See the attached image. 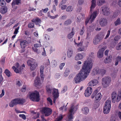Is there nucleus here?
Returning a JSON list of instances; mask_svg holds the SVG:
<instances>
[{"mask_svg":"<svg viewBox=\"0 0 121 121\" xmlns=\"http://www.w3.org/2000/svg\"><path fill=\"white\" fill-rule=\"evenodd\" d=\"M110 31L111 30H109L107 32V34L106 36H105V38H104L105 39H107L109 37L110 34Z\"/></svg>","mask_w":121,"mask_h":121,"instance_id":"55","label":"nucleus"},{"mask_svg":"<svg viewBox=\"0 0 121 121\" xmlns=\"http://www.w3.org/2000/svg\"><path fill=\"white\" fill-rule=\"evenodd\" d=\"M93 63L91 59L84 61L81 71L74 78L76 83H78L84 80L87 78L92 68Z\"/></svg>","mask_w":121,"mask_h":121,"instance_id":"1","label":"nucleus"},{"mask_svg":"<svg viewBox=\"0 0 121 121\" xmlns=\"http://www.w3.org/2000/svg\"><path fill=\"white\" fill-rule=\"evenodd\" d=\"M19 28L20 27L18 26L17 28L15 29L13 33L14 34H17L18 32V30L19 29Z\"/></svg>","mask_w":121,"mask_h":121,"instance_id":"54","label":"nucleus"},{"mask_svg":"<svg viewBox=\"0 0 121 121\" xmlns=\"http://www.w3.org/2000/svg\"><path fill=\"white\" fill-rule=\"evenodd\" d=\"M73 116L68 114L65 119V121H73Z\"/></svg>","mask_w":121,"mask_h":121,"instance_id":"25","label":"nucleus"},{"mask_svg":"<svg viewBox=\"0 0 121 121\" xmlns=\"http://www.w3.org/2000/svg\"><path fill=\"white\" fill-rule=\"evenodd\" d=\"M60 7L61 8V9L62 10H64V9H65L66 7L67 6L66 5H61L60 6Z\"/></svg>","mask_w":121,"mask_h":121,"instance_id":"64","label":"nucleus"},{"mask_svg":"<svg viewBox=\"0 0 121 121\" xmlns=\"http://www.w3.org/2000/svg\"><path fill=\"white\" fill-rule=\"evenodd\" d=\"M98 91V90L97 89H96L94 91L91 95L92 98H94L95 96V100L97 102H98L99 101L102 97V95L100 93H97Z\"/></svg>","mask_w":121,"mask_h":121,"instance_id":"6","label":"nucleus"},{"mask_svg":"<svg viewBox=\"0 0 121 121\" xmlns=\"http://www.w3.org/2000/svg\"><path fill=\"white\" fill-rule=\"evenodd\" d=\"M105 2V0H98L97 5L99 6L102 5Z\"/></svg>","mask_w":121,"mask_h":121,"instance_id":"36","label":"nucleus"},{"mask_svg":"<svg viewBox=\"0 0 121 121\" xmlns=\"http://www.w3.org/2000/svg\"><path fill=\"white\" fill-rule=\"evenodd\" d=\"M57 64L56 61L55 60H53L51 62V65L53 67H55L56 66Z\"/></svg>","mask_w":121,"mask_h":121,"instance_id":"47","label":"nucleus"},{"mask_svg":"<svg viewBox=\"0 0 121 121\" xmlns=\"http://www.w3.org/2000/svg\"><path fill=\"white\" fill-rule=\"evenodd\" d=\"M39 44L36 43L34 44V47H36L37 48L40 47H41V45L40 44V42L39 41Z\"/></svg>","mask_w":121,"mask_h":121,"instance_id":"53","label":"nucleus"},{"mask_svg":"<svg viewBox=\"0 0 121 121\" xmlns=\"http://www.w3.org/2000/svg\"><path fill=\"white\" fill-rule=\"evenodd\" d=\"M106 49L105 47H103L98 51L97 56L98 58H101L103 56L104 52Z\"/></svg>","mask_w":121,"mask_h":121,"instance_id":"13","label":"nucleus"},{"mask_svg":"<svg viewBox=\"0 0 121 121\" xmlns=\"http://www.w3.org/2000/svg\"><path fill=\"white\" fill-rule=\"evenodd\" d=\"M114 23L116 26H117L120 24L121 23V22L120 18H118L116 21L114 22Z\"/></svg>","mask_w":121,"mask_h":121,"instance_id":"35","label":"nucleus"},{"mask_svg":"<svg viewBox=\"0 0 121 121\" xmlns=\"http://www.w3.org/2000/svg\"><path fill=\"white\" fill-rule=\"evenodd\" d=\"M83 56L80 54H78L75 57V60H78L82 59L83 58Z\"/></svg>","mask_w":121,"mask_h":121,"instance_id":"28","label":"nucleus"},{"mask_svg":"<svg viewBox=\"0 0 121 121\" xmlns=\"http://www.w3.org/2000/svg\"><path fill=\"white\" fill-rule=\"evenodd\" d=\"M73 8L71 6H69L66 9V11L67 12H71L73 10Z\"/></svg>","mask_w":121,"mask_h":121,"instance_id":"48","label":"nucleus"},{"mask_svg":"<svg viewBox=\"0 0 121 121\" xmlns=\"http://www.w3.org/2000/svg\"><path fill=\"white\" fill-rule=\"evenodd\" d=\"M43 12L44 13H46L48 10V8H46L45 9H42V10Z\"/></svg>","mask_w":121,"mask_h":121,"instance_id":"62","label":"nucleus"},{"mask_svg":"<svg viewBox=\"0 0 121 121\" xmlns=\"http://www.w3.org/2000/svg\"><path fill=\"white\" fill-rule=\"evenodd\" d=\"M101 9L103 14L104 15H108L110 13L109 9L106 5H104L102 7Z\"/></svg>","mask_w":121,"mask_h":121,"instance_id":"11","label":"nucleus"},{"mask_svg":"<svg viewBox=\"0 0 121 121\" xmlns=\"http://www.w3.org/2000/svg\"><path fill=\"white\" fill-rule=\"evenodd\" d=\"M111 101L110 100H107L105 103V106L104 108V114H107L109 113L111 107Z\"/></svg>","mask_w":121,"mask_h":121,"instance_id":"4","label":"nucleus"},{"mask_svg":"<svg viewBox=\"0 0 121 121\" xmlns=\"http://www.w3.org/2000/svg\"><path fill=\"white\" fill-rule=\"evenodd\" d=\"M17 104H23L25 102L26 100L24 99H21L19 98L15 99Z\"/></svg>","mask_w":121,"mask_h":121,"instance_id":"20","label":"nucleus"},{"mask_svg":"<svg viewBox=\"0 0 121 121\" xmlns=\"http://www.w3.org/2000/svg\"><path fill=\"white\" fill-rule=\"evenodd\" d=\"M40 78L39 77H36L34 83L36 86H37L38 85H39L40 84Z\"/></svg>","mask_w":121,"mask_h":121,"instance_id":"24","label":"nucleus"},{"mask_svg":"<svg viewBox=\"0 0 121 121\" xmlns=\"http://www.w3.org/2000/svg\"><path fill=\"white\" fill-rule=\"evenodd\" d=\"M116 48V49L117 50H120L121 49V41L117 45Z\"/></svg>","mask_w":121,"mask_h":121,"instance_id":"44","label":"nucleus"},{"mask_svg":"<svg viewBox=\"0 0 121 121\" xmlns=\"http://www.w3.org/2000/svg\"><path fill=\"white\" fill-rule=\"evenodd\" d=\"M77 106H74L73 105H72L69 110V112L68 114H71V115L73 116L74 113L77 110Z\"/></svg>","mask_w":121,"mask_h":121,"instance_id":"12","label":"nucleus"},{"mask_svg":"<svg viewBox=\"0 0 121 121\" xmlns=\"http://www.w3.org/2000/svg\"><path fill=\"white\" fill-rule=\"evenodd\" d=\"M4 89H3L2 90L1 93L0 94V97L2 98L4 94Z\"/></svg>","mask_w":121,"mask_h":121,"instance_id":"61","label":"nucleus"},{"mask_svg":"<svg viewBox=\"0 0 121 121\" xmlns=\"http://www.w3.org/2000/svg\"><path fill=\"white\" fill-rule=\"evenodd\" d=\"M26 90V85H24L23 86L22 88L21 89V91L23 92H24Z\"/></svg>","mask_w":121,"mask_h":121,"instance_id":"58","label":"nucleus"},{"mask_svg":"<svg viewBox=\"0 0 121 121\" xmlns=\"http://www.w3.org/2000/svg\"><path fill=\"white\" fill-rule=\"evenodd\" d=\"M46 90L47 93L48 94H51L52 92V87L50 85H48L46 86Z\"/></svg>","mask_w":121,"mask_h":121,"instance_id":"26","label":"nucleus"},{"mask_svg":"<svg viewBox=\"0 0 121 121\" xmlns=\"http://www.w3.org/2000/svg\"><path fill=\"white\" fill-rule=\"evenodd\" d=\"M19 116L20 117L22 118L24 120H25L26 119V116L24 114H19Z\"/></svg>","mask_w":121,"mask_h":121,"instance_id":"56","label":"nucleus"},{"mask_svg":"<svg viewBox=\"0 0 121 121\" xmlns=\"http://www.w3.org/2000/svg\"><path fill=\"white\" fill-rule=\"evenodd\" d=\"M74 34V33H73L72 32H71L68 35V38L69 39L72 38L73 37Z\"/></svg>","mask_w":121,"mask_h":121,"instance_id":"45","label":"nucleus"},{"mask_svg":"<svg viewBox=\"0 0 121 121\" xmlns=\"http://www.w3.org/2000/svg\"><path fill=\"white\" fill-rule=\"evenodd\" d=\"M52 94L53 97H59V93L58 89L53 88L52 89Z\"/></svg>","mask_w":121,"mask_h":121,"instance_id":"19","label":"nucleus"},{"mask_svg":"<svg viewBox=\"0 0 121 121\" xmlns=\"http://www.w3.org/2000/svg\"><path fill=\"white\" fill-rule=\"evenodd\" d=\"M84 26H83L82 29L80 30V35H82L84 33Z\"/></svg>","mask_w":121,"mask_h":121,"instance_id":"59","label":"nucleus"},{"mask_svg":"<svg viewBox=\"0 0 121 121\" xmlns=\"http://www.w3.org/2000/svg\"><path fill=\"white\" fill-rule=\"evenodd\" d=\"M25 67V65L23 64L22 65L21 67H20V68H19V71H23V67Z\"/></svg>","mask_w":121,"mask_h":121,"instance_id":"60","label":"nucleus"},{"mask_svg":"<svg viewBox=\"0 0 121 121\" xmlns=\"http://www.w3.org/2000/svg\"><path fill=\"white\" fill-rule=\"evenodd\" d=\"M52 110L49 108L46 107L43 108L41 110L42 114H44L45 116L47 117L50 115L52 113Z\"/></svg>","mask_w":121,"mask_h":121,"instance_id":"9","label":"nucleus"},{"mask_svg":"<svg viewBox=\"0 0 121 121\" xmlns=\"http://www.w3.org/2000/svg\"><path fill=\"white\" fill-rule=\"evenodd\" d=\"M43 11L42 10H40L38 12V15L39 16H42L43 15Z\"/></svg>","mask_w":121,"mask_h":121,"instance_id":"63","label":"nucleus"},{"mask_svg":"<svg viewBox=\"0 0 121 121\" xmlns=\"http://www.w3.org/2000/svg\"><path fill=\"white\" fill-rule=\"evenodd\" d=\"M98 14V11L97 10L95 11L91 15L90 18H87L85 21V25H86L90 20V21L92 23L95 19Z\"/></svg>","mask_w":121,"mask_h":121,"instance_id":"5","label":"nucleus"},{"mask_svg":"<svg viewBox=\"0 0 121 121\" xmlns=\"http://www.w3.org/2000/svg\"><path fill=\"white\" fill-rule=\"evenodd\" d=\"M121 37L119 35H117L114 38L113 40L118 41L121 39Z\"/></svg>","mask_w":121,"mask_h":121,"instance_id":"49","label":"nucleus"},{"mask_svg":"<svg viewBox=\"0 0 121 121\" xmlns=\"http://www.w3.org/2000/svg\"><path fill=\"white\" fill-rule=\"evenodd\" d=\"M47 16L50 18L52 19H54L58 16V15L57 14L56 15L54 16H51L50 15V13L49 12H48L47 13Z\"/></svg>","mask_w":121,"mask_h":121,"instance_id":"39","label":"nucleus"},{"mask_svg":"<svg viewBox=\"0 0 121 121\" xmlns=\"http://www.w3.org/2000/svg\"><path fill=\"white\" fill-rule=\"evenodd\" d=\"M7 8L6 6H3L0 9V12L2 14H4L7 11Z\"/></svg>","mask_w":121,"mask_h":121,"instance_id":"27","label":"nucleus"},{"mask_svg":"<svg viewBox=\"0 0 121 121\" xmlns=\"http://www.w3.org/2000/svg\"><path fill=\"white\" fill-rule=\"evenodd\" d=\"M73 53V51L72 49H70L68 50L67 52V56L70 58L72 56Z\"/></svg>","mask_w":121,"mask_h":121,"instance_id":"31","label":"nucleus"},{"mask_svg":"<svg viewBox=\"0 0 121 121\" xmlns=\"http://www.w3.org/2000/svg\"><path fill=\"white\" fill-rule=\"evenodd\" d=\"M99 23L101 26H104L107 24V20L105 18H101L99 21Z\"/></svg>","mask_w":121,"mask_h":121,"instance_id":"15","label":"nucleus"},{"mask_svg":"<svg viewBox=\"0 0 121 121\" xmlns=\"http://www.w3.org/2000/svg\"><path fill=\"white\" fill-rule=\"evenodd\" d=\"M89 111V109L86 107H84L82 109V112L85 114H86L88 113Z\"/></svg>","mask_w":121,"mask_h":121,"instance_id":"29","label":"nucleus"},{"mask_svg":"<svg viewBox=\"0 0 121 121\" xmlns=\"http://www.w3.org/2000/svg\"><path fill=\"white\" fill-rule=\"evenodd\" d=\"M121 99V91H119L118 93L117 98L116 99V102H119Z\"/></svg>","mask_w":121,"mask_h":121,"instance_id":"33","label":"nucleus"},{"mask_svg":"<svg viewBox=\"0 0 121 121\" xmlns=\"http://www.w3.org/2000/svg\"><path fill=\"white\" fill-rule=\"evenodd\" d=\"M96 1L92 0L91 4L90 10V11L91 13H92L93 10L96 5Z\"/></svg>","mask_w":121,"mask_h":121,"instance_id":"23","label":"nucleus"},{"mask_svg":"<svg viewBox=\"0 0 121 121\" xmlns=\"http://www.w3.org/2000/svg\"><path fill=\"white\" fill-rule=\"evenodd\" d=\"M35 60H29L27 61L28 65L30 66V70H34L37 66V64L35 62Z\"/></svg>","mask_w":121,"mask_h":121,"instance_id":"10","label":"nucleus"},{"mask_svg":"<svg viewBox=\"0 0 121 121\" xmlns=\"http://www.w3.org/2000/svg\"><path fill=\"white\" fill-rule=\"evenodd\" d=\"M98 80L96 79H94L90 81L88 84L89 86H94L97 85L98 83Z\"/></svg>","mask_w":121,"mask_h":121,"instance_id":"16","label":"nucleus"},{"mask_svg":"<svg viewBox=\"0 0 121 121\" xmlns=\"http://www.w3.org/2000/svg\"><path fill=\"white\" fill-rule=\"evenodd\" d=\"M34 26V24L32 22H30L28 24V27L30 28H33Z\"/></svg>","mask_w":121,"mask_h":121,"instance_id":"51","label":"nucleus"},{"mask_svg":"<svg viewBox=\"0 0 121 121\" xmlns=\"http://www.w3.org/2000/svg\"><path fill=\"white\" fill-rule=\"evenodd\" d=\"M44 66H40V73H43V70L44 69Z\"/></svg>","mask_w":121,"mask_h":121,"instance_id":"57","label":"nucleus"},{"mask_svg":"<svg viewBox=\"0 0 121 121\" xmlns=\"http://www.w3.org/2000/svg\"><path fill=\"white\" fill-rule=\"evenodd\" d=\"M6 3L4 0H0V5L3 7L5 6Z\"/></svg>","mask_w":121,"mask_h":121,"instance_id":"40","label":"nucleus"},{"mask_svg":"<svg viewBox=\"0 0 121 121\" xmlns=\"http://www.w3.org/2000/svg\"><path fill=\"white\" fill-rule=\"evenodd\" d=\"M112 56L111 55H109L104 60V62L105 64L109 63L112 61Z\"/></svg>","mask_w":121,"mask_h":121,"instance_id":"17","label":"nucleus"},{"mask_svg":"<svg viewBox=\"0 0 121 121\" xmlns=\"http://www.w3.org/2000/svg\"><path fill=\"white\" fill-rule=\"evenodd\" d=\"M67 86H65L63 88L62 90L61 91V93H63L66 91L67 90Z\"/></svg>","mask_w":121,"mask_h":121,"instance_id":"52","label":"nucleus"},{"mask_svg":"<svg viewBox=\"0 0 121 121\" xmlns=\"http://www.w3.org/2000/svg\"><path fill=\"white\" fill-rule=\"evenodd\" d=\"M4 73L8 77H10V72L8 69H6L5 70Z\"/></svg>","mask_w":121,"mask_h":121,"instance_id":"46","label":"nucleus"},{"mask_svg":"<svg viewBox=\"0 0 121 121\" xmlns=\"http://www.w3.org/2000/svg\"><path fill=\"white\" fill-rule=\"evenodd\" d=\"M85 46H82L81 47H79L78 49V50L79 51H85Z\"/></svg>","mask_w":121,"mask_h":121,"instance_id":"41","label":"nucleus"},{"mask_svg":"<svg viewBox=\"0 0 121 121\" xmlns=\"http://www.w3.org/2000/svg\"><path fill=\"white\" fill-rule=\"evenodd\" d=\"M100 70L98 67H96L94 69L93 71L94 74H99Z\"/></svg>","mask_w":121,"mask_h":121,"instance_id":"32","label":"nucleus"},{"mask_svg":"<svg viewBox=\"0 0 121 121\" xmlns=\"http://www.w3.org/2000/svg\"><path fill=\"white\" fill-rule=\"evenodd\" d=\"M31 21L34 23L36 22L40 23L41 20L38 17H36L35 19H34L31 20Z\"/></svg>","mask_w":121,"mask_h":121,"instance_id":"34","label":"nucleus"},{"mask_svg":"<svg viewBox=\"0 0 121 121\" xmlns=\"http://www.w3.org/2000/svg\"><path fill=\"white\" fill-rule=\"evenodd\" d=\"M15 99L12 100L9 104V106L10 107H13L14 105H17Z\"/></svg>","mask_w":121,"mask_h":121,"instance_id":"30","label":"nucleus"},{"mask_svg":"<svg viewBox=\"0 0 121 121\" xmlns=\"http://www.w3.org/2000/svg\"><path fill=\"white\" fill-rule=\"evenodd\" d=\"M21 0H13L12 3V7L15 5H20L21 3Z\"/></svg>","mask_w":121,"mask_h":121,"instance_id":"22","label":"nucleus"},{"mask_svg":"<svg viewBox=\"0 0 121 121\" xmlns=\"http://www.w3.org/2000/svg\"><path fill=\"white\" fill-rule=\"evenodd\" d=\"M30 99L34 101L38 102L40 100L39 93L36 91L29 94Z\"/></svg>","mask_w":121,"mask_h":121,"instance_id":"3","label":"nucleus"},{"mask_svg":"<svg viewBox=\"0 0 121 121\" xmlns=\"http://www.w3.org/2000/svg\"><path fill=\"white\" fill-rule=\"evenodd\" d=\"M15 65L16 66L15 67V66H13L12 68L14 70V71L16 73H19V70L17 68H18L19 66V64L17 62L15 64Z\"/></svg>","mask_w":121,"mask_h":121,"instance_id":"21","label":"nucleus"},{"mask_svg":"<svg viewBox=\"0 0 121 121\" xmlns=\"http://www.w3.org/2000/svg\"><path fill=\"white\" fill-rule=\"evenodd\" d=\"M106 70L104 69H101L100 70V71L99 74L103 76L106 73Z\"/></svg>","mask_w":121,"mask_h":121,"instance_id":"43","label":"nucleus"},{"mask_svg":"<svg viewBox=\"0 0 121 121\" xmlns=\"http://www.w3.org/2000/svg\"><path fill=\"white\" fill-rule=\"evenodd\" d=\"M104 36V34H101L97 35L93 39V43L95 45H96L103 39Z\"/></svg>","mask_w":121,"mask_h":121,"instance_id":"8","label":"nucleus"},{"mask_svg":"<svg viewBox=\"0 0 121 121\" xmlns=\"http://www.w3.org/2000/svg\"><path fill=\"white\" fill-rule=\"evenodd\" d=\"M111 81V78L109 77H105L102 80V84L104 87L108 86Z\"/></svg>","mask_w":121,"mask_h":121,"instance_id":"7","label":"nucleus"},{"mask_svg":"<svg viewBox=\"0 0 121 121\" xmlns=\"http://www.w3.org/2000/svg\"><path fill=\"white\" fill-rule=\"evenodd\" d=\"M62 115H61L58 117L55 121H60L63 118Z\"/></svg>","mask_w":121,"mask_h":121,"instance_id":"50","label":"nucleus"},{"mask_svg":"<svg viewBox=\"0 0 121 121\" xmlns=\"http://www.w3.org/2000/svg\"><path fill=\"white\" fill-rule=\"evenodd\" d=\"M25 39L22 40L20 42V47L23 50V52H25V48L31 42V37H27L25 38Z\"/></svg>","mask_w":121,"mask_h":121,"instance_id":"2","label":"nucleus"},{"mask_svg":"<svg viewBox=\"0 0 121 121\" xmlns=\"http://www.w3.org/2000/svg\"><path fill=\"white\" fill-rule=\"evenodd\" d=\"M69 72V69L68 68H66L64 74V75L65 77L67 76L68 75Z\"/></svg>","mask_w":121,"mask_h":121,"instance_id":"42","label":"nucleus"},{"mask_svg":"<svg viewBox=\"0 0 121 121\" xmlns=\"http://www.w3.org/2000/svg\"><path fill=\"white\" fill-rule=\"evenodd\" d=\"M92 89L91 87H88L86 91L84 93L85 96L86 97H88L90 96L92 92Z\"/></svg>","mask_w":121,"mask_h":121,"instance_id":"14","label":"nucleus"},{"mask_svg":"<svg viewBox=\"0 0 121 121\" xmlns=\"http://www.w3.org/2000/svg\"><path fill=\"white\" fill-rule=\"evenodd\" d=\"M120 13V11L119 10H116L113 13V17L115 18Z\"/></svg>","mask_w":121,"mask_h":121,"instance_id":"37","label":"nucleus"},{"mask_svg":"<svg viewBox=\"0 0 121 121\" xmlns=\"http://www.w3.org/2000/svg\"><path fill=\"white\" fill-rule=\"evenodd\" d=\"M72 23L71 20L70 19H68L66 20L64 22V25L67 26L68 25Z\"/></svg>","mask_w":121,"mask_h":121,"instance_id":"38","label":"nucleus"},{"mask_svg":"<svg viewBox=\"0 0 121 121\" xmlns=\"http://www.w3.org/2000/svg\"><path fill=\"white\" fill-rule=\"evenodd\" d=\"M117 93L116 91H114L111 94V97L112 103H115L116 101L117 97Z\"/></svg>","mask_w":121,"mask_h":121,"instance_id":"18","label":"nucleus"}]
</instances>
